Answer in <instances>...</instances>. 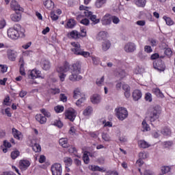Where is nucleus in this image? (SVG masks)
<instances>
[{
    "label": "nucleus",
    "instance_id": "aec40b11",
    "mask_svg": "<svg viewBox=\"0 0 175 175\" xmlns=\"http://www.w3.org/2000/svg\"><path fill=\"white\" fill-rule=\"evenodd\" d=\"M40 65L43 70H50V68H51V64L50 63V61L47 59H42Z\"/></svg>",
    "mask_w": 175,
    "mask_h": 175
},
{
    "label": "nucleus",
    "instance_id": "72a5a7b5",
    "mask_svg": "<svg viewBox=\"0 0 175 175\" xmlns=\"http://www.w3.org/2000/svg\"><path fill=\"white\" fill-rule=\"evenodd\" d=\"M134 3L137 8H145L146 0H134Z\"/></svg>",
    "mask_w": 175,
    "mask_h": 175
},
{
    "label": "nucleus",
    "instance_id": "2eb2a0df",
    "mask_svg": "<svg viewBox=\"0 0 175 175\" xmlns=\"http://www.w3.org/2000/svg\"><path fill=\"white\" fill-rule=\"evenodd\" d=\"M10 6L11 9L14 12H23V8L20 6V4L16 0H12Z\"/></svg>",
    "mask_w": 175,
    "mask_h": 175
},
{
    "label": "nucleus",
    "instance_id": "cd10ccee",
    "mask_svg": "<svg viewBox=\"0 0 175 175\" xmlns=\"http://www.w3.org/2000/svg\"><path fill=\"white\" fill-rule=\"evenodd\" d=\"M106 38H107V32H106V31H100L97 34V36L96 37V39L97 40H99V41H100V40H105Z\"/></svg>",
    "mask_w": 175,
    "mask_h": 175
},
{
    "label": "nucleus",
    "instance_id": "6ab92c4d",
    "mask_svg": "<svg viewBox=\"0 0 175 175\" xmlns=\"http://www.w3.org/2000/svg\"><path fill=\"white\" fill-rule=\"evenodd\" d=\"M67 36L70 39L77 40V39H80V33L77 30H72L67 34Z\"/></svg>",
    "mask_w": 175,
    "mask_h": 175
},
{
    "label": "nucleus",
    "instance_id": "9b49d317",
    "mask_svg": "<svg viewBox=\"0 0 175 175\" xmlns=\"http://www.w3.org/2000/svg\"><path fill=\"white\" fill-rule=\"evenodd\" d=\"M31 166V161L27 159H22L19 161V169L24 172Z\"/></svg>",
    "mask_w": 175,
    "mask_h": 175
},
{
    "label": "nucleus",
    "instance_id": "4d7b16f0",
    "mask_svg": "<svg viewBox=\"0 0 175 175\" xmlns=\"http://www.w3.org/2000/svg\"><path fill=\"white\" fill-rule=\"evenodd\" d=\"M85 102V96L81 97L76 102L77 106H81L82 103H84Z\"/></svg>",
    "mask_w": 175,
    "mask_h": 175
},
{
    "label": "nucleus",
    "instance_id": "09e8293b",
    "mask_svg": "<svg viewBox=\"0 0 175 175\" xmlns=\"http://www.w3.org/2000/svg\"><path fill=\"white\" fill-rule=\"evenodd\" d=\"M78 55H81L82 57H84V58H88V57H91V53H90L88 51L81 50V52H79Z\"/></svg>",
    "mask_w": 175,
    "mask_h": 175
},
{
    "label": "nucleus",
    "instance_id": "7ed1b4c3",
    "mask_svg": "<svg viewBox=\"0 0 175 175\" xmlns=\"http://www.w3.org/2000/svg\"><path fill=\"white\" fill-rule=\"evenodd\" d=\"M90 8L86 7L83 5L79 6V10L81 14H83V16L90 18L91 21L94 24H98L100 21L99 18H96V15H92V12L89 11Z\"/></svg>",
    "mask_w": 175,
    "mask_h": 175
},
{
    "label": "nucleus",
    "instance_id": "b1692460",
    "mask_svg": "<svg viewBox=\"0 0 175 175\" xmlns=\"http://www.w3.org/2000/svg\"><path fill=\"white\" fill-rule=\"evenodd\" d=\"M143 96V94H142V91L139 90H135L133 92V100H139Z\"/></svg>",
    "mask_w": 175,
    "mask_h": 175
},
{
    "label": "nucleus",
    "instance_id": "393cba45",
    "mask_svg": "<svg viewBox=\"0 0 175 175\" xmlns=\"http://www.w3.org/2000/svg\"><path fill=\"white\" fill-rule=\"evenodd\" d=\"M106 3H107V0H96L94 6L96 9H101Z\"/></svg>",
    "mask_w": 175,
    "mask_h": 175
},
{
    "label": "nucleus",
    "instance_id": "de8ad7c7",
    "mask_svg": "<svg viewBox=\"0 0 175 175\" xmlns=\"http://www.w3.org/2000/svg\"><path fill=\"white\" fill-rule=\"evenodd\" d=\"M142 129H144V132H148V131H150V126L147 124L146 120L142 122Z\"/></svg>",
    "mask_w": 175,
    "mask_h": 175
},
{
    "label": "nucleus",
    "instance_id": "c85d7f7f",
    "mask_svg": "<svg viewBox=\"0 0 175 175\" xmlns=\"http://www.w3.org/2000/svg\"><path fill=\"white\" fill-rule=\"evenodd\" d=\"M36 120L40 124H46L47 122V118L43 116L42 114H37L36 115Z\"/></svg>",
    "mask_w": 175,
    "mask_h": 175
},
{
    "label": "nucleus",
    "instance_id": "e433bc0d",
    "mask_svg": "<svg viewBox=\"0 0 175 175\" xmlns=\"http://www.w3.org/2000/svg\"><path fill=\"white\" fill-rule=\"evenodd\" d=\"M171 168L169 166H162L161 167V172L159 173V175H164L167 174V173H169L170 172Z\"/></svg>",
    "mask_w": 175,
    "mask_h": 175
},
{
    "label": "nucleus",
    "instance_id": "f3484780",
    "mask_svg": "<svg viewBox=\"0 0 175 175\" xmlns=\"http://www.w3.org/2000/svg\"><path fill=\"white\" fill-rule=\"evenodd\" d=\"M153 68L159 72H163L165 70V64L162 62L154 61L153 62Z\"/></svg>",
    "mask_w": 175,
    "mask_h": 175
},
{
    "label": "nucleus",
    "instance_id": "39448f33",
    "mask_svg": "<svg viewBox=\"0 0 175 175\" xmlns=\"http://www.w3.org/2000/svg\"><path fill=\"white\" fill-rule=\"evenodd\" d=\"M115 115L119 121H124L128 118V109L124 107H117L115 109Z\"/></svg>",
    "mask_w": 175,
    "mask_h": 175
},
{
    "label": "nucleus",
    "instance_id": "49530a36",
    "mask_svg": "<svg viewBox=\"0 0 175 175\" xmlns=\"http://www.w3.org/2000/svg\"><path fill=\"white\" fill-rule=\"evenodd\" d=\"M31 147L34 152H40L42 151V148L39 144H36V145H33Z\"/></svg>",
    "mask_w": 175,
    "mask_h": 175
},
{
    "label": "nucleus",
    "instance_id": "bf43d9fd",
    "mask_svg": "<svg viewBox=\"0 0 175 175\" xmlns=\"http://www.w3.org/2000/svg\"><path fill=\"white\" fill-rule=\"evenodd\" d=\"M51 18L53 21H57L58 18H59V16L58 15L55 14V12H51Z\"/></svg>",
    "mask_w": 175,
    "mask_h": 175
},
{
    "label": "nucleus",
    "instance_id": "bb28decb",
    "mask_svg": "<svg viewBox=\"0 0 175 175\" xmlns=\"http://www.w3.org/2000/svg\"><path fill=\"white\" fill-rule=\"evenodd\" d=\"M88 169L90 170H91L92 172H105V168L103 167H100L98 165H90L88 166Z\"/></svg>",
    "mask_w": 175,
    "mask_h": 175
},
{
    "label": "nucleus",
    "instance_id": "a878e982",
    "mask_svg": "<svg viewBox=\"0 0 175 175\" xmlns=\"http://www.w3.org/2000/svg\"><path fill=\"white\" fill-rule=\"evenodd\" d=\"M76 25V21L73 18H70L67 20L66 24L65 25V28H68L70 29H72V28H75V26Z\"/></svg>",
    "mask_w": 175,
    "mask_h": 175
},
{
    "label": "nucleus",
    "instance_id": "e2e57ef3",
    "mask_svg": "<svg viewBox=\"0 0 175 175\" xmlns=\"http://www.w3.org/2000/svg\"><path fill=\"white\" fill-rule=\"evenodd\" d=\"M165 55H167V57H172V55L173 54V51H172V49L167 48L165 50Z\"/></svg>",
    "mask_w": 175,
    "mask_h": 175
},
{
    "label": "nucleus",
    "instance_id": "4c0bfd02",
    "mask_svg": "<svg viewBox=\"0 0 175 175\" xmlns=\"http://www.w3.org/2000/svg\"><path fill=\"white\" fill-rule=\"evenodd\" d=\"M161 135H163V136H170L172 135V131L169 127H164L161 130Z\"/></svg>",
    "mask_w": 175,
    "mask_h": 175
},
{
    "label": "nucleus",
    "instance_id": "f704fd0d",
    "mask_svg": "<svg viewBox=\"0 0 175 175\" xmlns=\"http://www.w3.org/2000/svg\"><path fill=\"white\" fill-rule=\"evenodd\" d=\"M59 144L64 148H68L69 147V144L68 143V138H61L59 140Z\"/></svg>",
    "mask_w": 175,
    "mask_h": 175
},
{
    "label": "nucleus",
    "instance_id": "37998d69",
    "mask_svg": "<svg viewBox=\"0 0 175 175\" xmlns=\"http://www.w3.org/2000/svg\"><path fill=\"white\" fill-rule=\"evenodd\" d=\"M52 125H54V126H57V128H62L64 126V123L61 121V120H55L53 122Z\"/></svg>",
    "mask_w": 175,
    "mask_h": 175
},
{
    "label": "nucleus",
    "instance_id": "c756f323",
    "mask_svg": "<svg viewBox=\"0 0 175 175\" xmlns=\"http://www.w3.org/2000/svg\"><path fill=\"white\" fill-rule=\"evenodd\" d=\"M93 113H94V108H92V107L91 106H88L83 110V114L85 117H90V116H91V114H92Z\"/></svg>",
    "mask_w": 175,
    "mask_h": 175
},
{
    "label": "nucleus",
    "instance_id": "338daca9",
    "mask_svg": "<svg viewBox=\"0 0 175 175\" xmlns=\"http://www.w3.org/2000/svg\"><path fill=\"white\" fill-rule=\"evenodd\" d=\"M6 27V21L5 19L0 20V29H3Z\"/></svg>",
    "mask_w": 175,
    "mask_h": 175
},
{
    "label": "nucleus",
    "instance_id": "052dcab7",
    "mask_svg": "<svg viewBox=\"0 0 175 175\" xmlns=\"http://www.w3.org/2000/svg\"><path fill=\"white\" fill-rule=\"evenodd\" d=\"M145 99L147 102H152V95L150 93H146L145 94Z\"/></svg>",
    "mask_w": 175,
    "mask_h": 175
},
{
    "label": "nucleus",
    "instance_id": "c03bdc74",
    "mask_svg": "<svg viewBox=\"0 0 175 175\" xmlns=\"http://www.w3.org/2000/svg\"><path fill=\"white\" fill-rule=\"evenodd\" d=\"M105 83V76L101 77L100 78L97 79L96 81V85L98 87H102Z\"/></svg>",
    "mask_w": 175,
    "mask_h": 175
},
{
    "label": "nucleus",
    "instance_id": "774afa93",
    "mask_svg": "<svg viewBox=\"0 0 175 175\" xmlns=\"http://www.w3.org/2000/svg\"><path fill=\"white\" fill-rule=\"evenodd\" d=\"M59 88H52L49 90V92L51 94H53V95H55V94H59Z\"/></svg>",
    "mask_w": 175,
    "mask_h": 175
},
{
    "label": "nucleus",
    "instance_id": "ea45409f",
    "mask_svg": "<svg viewBox=\"0 0 175 175\" xmlns=\"http://www.w3.org/2000/svg\"><path fill=\"white\" fill-rule=\"evenodd\" d=\"M91 153H90V152H84L83 153V161L84 163L88 165V163H90V155Z\"/></svg>",
    "mask_w": 175,
    "mask_h": 175
},
{
    "label": "nucleus",
    "instance_id": "20e7f679",
    "mask_svg": "<svg viewBox=\"0 0 175 175\" xmlns=\"http://www.w3.org/2000/svg\"><path fill=\"white\" fill-rule=\"evenodd\" d=\"M20 25H16L14 27H10L7 30V35L9 39L12 40H17L20 38Z\"/></svg>",
    "mask_w": 175,
    "mask_h": 175
},
{
    "label": "nucleus",
    "instance_id": "0eeeda50",
    "mask_svg": "<svg viewBox=\"0 0 175 175\" xmlns=\"http://www.w3.org/2000/svg\"><path fill=\"white\" fill-rule=\"evenodd\" d=\"M65 119L73 122L77 116V112L73 108H68L64 112Z\"/></svg>",
    "mask_w": 175,
    "mask_h": 175
},
{
    "label": "nucleus",
    "instance_id": "c9c22d12",
    "mask_svg": "<svg viewBox=\"0 0 175 175\" xmlns=\"http://www.w3.org/2000/svg\"><path fill=\"white\" fill-rule=\"evenodd\" d=\"M116 136H118V137H119V140H120V142H121V143L126 142V141H127L126 137H125V136L120 137V136H121V131H120V129H118L116 130Z\"/></svg>",
    "mask_w": 175,
    "mask_h": 175
},
{
    "label": "nucleus",
    "instance_id": "f8f14e48",
    "mask_svg": "<svg viewBox=\"0 0 175 175\" xmlns=\"http://www.w3.org/2000/svg\"><path fill=\"white\" fill-rule=\"evenodd\" d=\"M12 134L14 139H16V140L21 141L23 140V139H24V135H23V133L17 130L16 128H12Z\"/></svg>",
    "mask_w": 175,
    "mask_h": 175
},
{
    "label": "nucleus",
    "instance_id": "3c124183",
    "mask_svg": "<svg viewBox=\"0 0 175 175\" xmlns=\"http://www.w3.org/2000/svg\"><path fill=\"white\" fill-rule=\"evenodd\" d=\"M64 107L62 105H57L56 107H55L54 110L55 111V113H62V111H64Z\"/></svg>",
    "mask_w": 175,
    "mask_h": 175
},
{
    "label": "nucleus",
    "instance_id": "4468645a",
    "mask_svg": "<svg viewBox=\"0 0 175 175\" xmlns=\"http://www.w3.org/2000/svg\"><path fill=\"white\" fill-rule=\"evenodd\" d=\"M90 102L93 105H99L102 102V96L98 94H94L90 96Z\"/></svg>",
    "mask_w": 175,
    "mask_h": 175
},
{
    "label": "nucleus",
    "instance_id": "2f4dec72",
    "mask_svg": "<svg viewBox=\"0 0 175 175\" xmlns=\"http://www.w3.org/2000/svg\"><path fill=\"white\" fill-rule=\"evenodd\" d=\"M138 146L140 148H148V147H151V144H150V143L143 139L138 141Z\"/></svg>",
    "mask_w": 175,
    "mask_h": 175
},
{
    "label": "nucleus",
    "instance_id": "9d476101",
    "mask_svg": "<svg viewBox=\"0 0 175 175\" xmlns=\"http://www.w3.org/2000/svg\"><path fill=\"white\" fill-rule=\"evenodd\" d=\"M72 48L71 51L75 54V55H79V53L81 51V46L79 42H72L70 43Z\"/></svg>",
    "mask_w": 175,
    "mask_h": 175
},
{
    "label": "nucleus",
    "instance_id": "603ef678",
    "mask_svg": "<svg viewBox=\"0 0 175 175\" xmlns=\"http://www.w3.org/2000/svg\"><path fill=\"white\" fill-rule=\"evenodd\" d=\"M20 155V152L18 150H14L11 152V158L12 159H16L17 157Z\"/></svg>",
    "mask_w": 175,
    "mask_h": 175
},
{
    "label": "nucleus",
    "instance_id": "58836bf2",
    "mask_svg": "<svg viewBox=\"0 0 175 175\" xmlns=\"http://www.w3.org/2000/svg\"><path fill=\"white\" fill-rule=\"evenodd\" d=\"M163 19L165 21L166 25L170 26V27L172 26V25H174V21H173V20H172L170 18V17H167L166 16H164L163 17Z\"/></svg>",
    "mask_w": 175,
    "mask_h": 175
},
{
    "label": "nucleus",
    "instance_id": "0e129e2a",
    "mask_svg": "<svg viewBox=\"0 0 175 175\" xmlns=\"http://www.w3.org/2000/svg\"><path fill=\"white\" fill-rule=\"evenodd\" d=\"M144 175H157L153 170H146L144 172Z\"/></svg>",
    "mask_w": 175,
    "mask_h": 175
},
{
    "label": "nucleus",
    "instance_id": "864d4df0",
    "mask_svg": "<svg viewBox=\"0 0 175 175\" xmlns=\"http://www.w3.org/2000/svg\"><path fill=\"white\" fill-rule=\"evenodd\" d=\"M40 112L43 113L45 118L47 117V118H50V117H51V113L44 109H41Z\"/></svg>",
    "mask_w": 175,
    "mask_h": 175
},
{
    "label": "nucleus",
    "instance_id": "a19ab883",
    "mask_svg": "<svg viewBox=\"0 0 175 175\" xmlns=\"http://www.w3.org/2000/svg\"><path fill=\"white\" fill-rule=\"evenodd\" d=\"M133 72L135 75H142L144 72V68L140 67V66H137L134 68Z\"/></svg>",
    "mask_w": 175,
    "mask_h": 175
},
{
    "label": "nucleus",
    "instance_id": "4be33fe9",
    "mask_svg": "<svg viewBox=\"0 0 175 175\" xmlns=\"http://www.w3.org/2000/svg\"><path fill=\"white\" fill-rule=\"evenodd\" d=\"M83 17H85V16H84L83 14L81 13L80 15L77 16V19L78 20V21L81 23V24H83V25H89L90 20H88V18L81 19Z\"/></svg>",
    "mask_w": 175,
    "mask_h": 175
},
{
    "label": "nucleus",
    "instance_id": "f257e3e1",
    "mask_svg": "<svg viewBox=\"0 0 175 175\" xmlns=\"http://www.w3.org/2000/svg\"><path fill=\"white\" fill-rule=\"evenodd\" d=\"M70 73L68 77L70 81H80L83 79V77L80 75V73H81V63L77 62L72 64L70 68Z\"/></svg>",
    "mask_w": 175,
    "mask_h": 175
},
{
    "label": "nucleus",
    "instance_id": "473e14b6",
    "mask_svg": "<svg viewBox=\"0 0 175 175\" xmlns=\"http://www.w3.org/2000/svg\"><path fill=\"white\" fill-rule=\"evenodd\" d=\"M16 13L11 15V20L15 23L21 20V13L20 12H15Z\"/></svg>",
    "mask_w": 175,
    "mask_h": 175
},
{
    "label": "nucleus",
    "instance_id": "13d9d810",
    "mask_svg": "<svg viewBox=\"0 0 175 175\" xmlns=\"http://www.w3.org/2000/svg\"><path fill=\"white\" fill-rule=\"evenodd\" d=\"M87 36V29L85 28H81L80 38H85Z\"/></svg>",
    "mask_w": 175,
    "mask_h": 175
},
{
    "label": "nucleus",
    "instance_id": "8fccbe9b",
    "mask_svg": "<svg viewBox=\"0 0 175 175\" xmlns=\"http://www.w3.org/2000/svg\"><path fill=\"white\" fill-rule=\"evenodd\" d=\"M102 139L105 142H110V140L111 139L110 135L107 133H103Z\"/></svg>",
    "mask_w": 175,
    "mask_h": 175
},
{
    "label": "nucleus",
    "instance_id": "5fc2aeb1",
    "mask_svg": "<svg viewBox=\"0 0 175 175\" xmlns=\"http://www.w3.org/2000/svg\"><path fill=\"white\" fill-rule=\"evenodd\" d=\"M64 161L66 166H70L72 163V159H70V157H65Z\"/></svg>",
    "mask_w": 175,
    "mask_h": 175
},
{
    "label": "nucleus",
    "instance_id": "dca6fc26",
    "mask_svg": "<svg viewBox=\"0 0 175 175\" xmlns=\"http://www.w3.org/2000/svg\"><path fill=\"white\" fill-rule=\"evenodd\" d=\"M18 53L16 51L8 49L7 51V57L10 61H16V58H17Z\"/></svg>",
    "mask_w": 175,
    "mask_h": 175
},
{
    "label": "nucleus",
    "instance_id": "5701e85b",
    "mask_svg": "<svg viewBox=\"0 0 175 175\" xmlns=\"http://www.w3.org/2000/svg\"><path fill=\"white\" fill-rule=\"evenodd\" d=\"M73 94L74 99H79V98H83V96H84V94L81 92V90H80V88H76L74 90Z\"/></svg>",
    "mask_w": 175,
    "mask_h": 175
},
{
    "label": "nucleus",
    "instance_id": "f03ea898",
    "mask_svg": "<svg viewBox=\"0 0 175 175\" xmlns=\"http://www.w3.org/2000/svg\"><path fill=\"white\" fill-rule=\"evenodd\" d=\"M161 113H162V108L161 106L154 105L151 107L148 111L150 122H155V121L159 118Z\"/></svg>",
    "mask_w": 175,
    "mask_h": 175
},
{
    "label": "nucleus",
    "instance_id": "412c9836",
    "mask_svg": "<svg viewBox=\"0 0 175 175\" xmlns=\"http://www.w3.org/2000/svg\"><path fill=\"white\" fill-rule=\"evenodd\" d=\"M111 47V42L109 40H105L101 42L102 51H107Z\"/></svg>",
    "mask_w": 175,
    "mask_h": 175
},
{
    "label": "nucleus",
    "instance_id": "a18cd8bd",
    "mask_svg": "<svg viewBox=\"0 0 175 175\" xmlns=\"http://www.w3.org/2000/svg\"><path fill=\"white\" fill-rule=\"evenodd\" d=\"M29 144L32 147V146H35L38 144V139L36 137H30L29 139Z\"/></svg>",
    "mask_w": 175,
    "mask_h": 175
},
{
    "label": "nucleus",
    "instance_id": "423d86ee",
    "mask_svg": "<svg viewBox=\"0 0 175 175\" xmlns=\"http://www.w3.org/2000/svg\"><path fill=\"white\" fill-rule=\"evenodd\" d=\"M69 69L68 66H62L57 68V76L62 83L65 81V79H66V73L69 72Z\"/></svg>",
    "mask_w": 175,
    "mask_h": 175
},
{
    "label": "nucleus",
    "instance_id": "6e6d98bb",
    "mask_svg": "<svg viewBox=\"0 0 175 175\" xmlns=\"http://www.w3.org/2000/svg\"><path fill=\"white\" fill-rule=\"evenodd\" d=\"M0 72L1 73H6V72H8V66L0 64Z\"/></svg>",
    "mask_w": 175,
    "mask_h": 175
},
{
    "label": "nucleus",
    "instance_id": "6e6552de",
    "mask_svg": "<svg viewBox=\"0 0 175 175\" xmlns=\"http://www.w3.org/2000/svg\"><path fill=\"white\" fill-rule=\"evenodd\" d=\"M28 77H31L32 80H35V79H44V76L42 75V72L38 69H33L29 71Z\"/></svg>",
    "mask_w": 175,
    "mask_h": 175
},
{
    "label": "nucleus",
    "instance_id": "79ce46f5",
    "mask_svg": "<svg viewBox=\"0 0 175 175\" xmlns=\"http://www.w3.org/2000/svg\"><path fill=\"white\" fill-rule=\"evenodd\" d=\"M153 94L157 96L158 98H163V93L161 92V90L159 88H154L152 90Z\"/></svg>",
    "mask_w": 175,
    "mask_h": 175
},
{
    "label": "nucleus",
    "instance_id": "ddd939ff",
    "mask_svg": "<svg viewBox=\"0 0 175 175\" xmlns=\"http://www.w3.org/2000/svg\"><path fill=\"white\" fill-rule=\"evenodd\" d=\"M124 50L126 53H133L136 50V44L133 42H129L124 45Z\"/></svg>",
    "mask_w": 175,
    "mask_h": 175
},
{
    "label": "nucleus",
    "instance_id": "69168bd1",
    "mask_svg": "<svg viewBox=\"0 0 175 175\" xmlns=\"http://www.w3.org/2000/svg\"><path fill=\"white\" fill-rule=\"evenodd\" d=\"M139 159H146L147 158V153L146 152H140L139 153Z\"/></svg>",
    "mask_w": 175,
    "mask_h": 175
},
{
    "label": "nucleus",
    "instance_id": "680f3d73",
    "mask_svg": "<svg viewBox=\"0 0 175 175\" xmlns=\"http://www.w3.org/2000/svg\"><path fill=\"white\" fill-rule=\"evenodd\" d=\"M111 21H112L113 24H118L120 23V18L116 16H111Z\"/></svg>",
    "mask_w": 175,
    "mask_h": 175
},
{
    "label": "nucleus",
    "instance_id": "a211bd4d",
    "mask_svg": "<svg viewBox=\"0 0 175 175\" xmlns=\"http://www.w3.org/2000/svg\"><path fill=\"white\" fill-rule=\"evenodd\" d=\"M103 25H110L111 24V15L106 14L101 19Z\"/></svg>",
    "mask_w": 175,
    "mask_h": 175
},
{
    "label": "nucleus",
    "instance_id": "1a4fd4ad",
    "mask_svg": "<svg viewBox=\"0 0 175 175\" xmlns=\"http://www.w3.org/2000/svg\"><path fill=\"white\" fill-rule=\"evenodd\" d=\"M51 170L53 175H62V165L61 163H54L51 165Z\"/></svg>",
    "mask_w": 175,
    "mask_h": 175
},
{
    "label": "nucleus",
    "instance_id": "7c9ffc66",
    "mask_svg": "<svg viewBox=\"0 0 175 175\" xmlns=\"http://www.w3.org/2000/svg\"><path fill=\"white\" fill-rule=\"evenodd\" d=\"M44 5L46 9H49V10H52V9H54V2H53L51 0H45L44 1Z\"/></svg>",
    "mask_w": 175,
    "mask_h": 175
}]
</instances>
